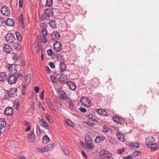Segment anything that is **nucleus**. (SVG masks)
Segmentation results:
<instances>
[{
	"instance_id": "f3484780",
	"label": "nucleus",
	"mask_w": 159,
	"mask_h": 159,
	"mask_svg": "<svg viewBox=\"0 0 159 159\" xmlns=\"http://www.w3.org/2000/svg\"><path fill=\"white\" fill-rule=\"evenodd\" d=\"M12 50V48L8 44H5L3 47V51L7 53H10Z\"/></svg>"
},
{
	"instance_id": "dca6fc26",
	"label": "nucleus",
	"mask_w": 159,
	"mask_h": 159,
	"mask_svg": "<svg viewBox=\"0 0 159 159\" xmlns=\"http://www.w3.org/2000/svg\"><path fill=\"white\" fill-rule=\"evenodd\" d=\"M45 14L47 16L50 17L53 16V9L51 8H47L45 10Z\"/></svg>"
},
{
	"instance_id": "69168bd1",
	"label": "nucleus",
	"mask_w": 159,
	"mask_h": 159,
	"mask_svg": "<svg viewBox=\"0 0 159 159\" xmlns=\"http://www.w3.org/2000/svg\"><path fill=\"white\" fill-rule=\"evenodd\" d=\"M102 131L104 132H107L109 131V129L108 128H106L105 127H103L102 128Z\"/></svg>"
},
{
	"instance_id": "603ef678",
	"label": "nucleus",
	"mask_w": 159,
	"mask_h": 159,
	"mask_svg": "<svg viewBox=\"0 0 159 159\" xmlns=\"http://www.w3.org/2000/svg\"><path fill=\"white\" fill-rule=\"evenodd\" d=\"M124 151V148H121L120 149H117V153L118 154H121L123 153Z\"/></svg>"
},
{
	"instance_id": "72a5a7b5",
	"label": "nucleus",
	"mask_w": 159,
	"mask_h": 159,
	"mask_svg": "<svg viewBox=\"0 0 159 159\" xmlns=\"http://www.w3.org/2000/svg\"><path fill=\"white\" fill-rule=\"evenodd\" d=\"M129 144V145L136 148H139L140 147L139 144L136 142L130 143Z\"/></svg>"
},
{
	"instance_id": "393cba45",
	"label": "nucleus",
	"mask_w": 159,
	"mask_h": 159,
	"mask_svg": "<svg viewBox=\"0 0 159 159\" xmlns=\"http://www.w3.org/2000/svg\"><path fill=\"white\" fill-rule=\"evenodd\" d=\"M67 80V77L66 75H62L60 78V80L62 84H64L66 83Z\"/></svg>"
},
{
	"instance_id": "4d7b16f0",
	"label": "nucleus",
	"mask_w": 159,
	"mask_h": 159,
	"mask_svg": "<svg viewBox=\"0 0 159 159\" xmlns=\"http://www.w3.org/2000/svg\"><path fill=\"white\" fill-rule=\"evenodd\" d=\"M79 109L80 111L84 113L86 111V109L83 107H80Z\"/></svg>"
},
{
	"instance_id": "4be33fe9",
	"label": "nucleus",
	"mask_w": 159,
	"mask_h": 159,
	"mask_svg": "<svg viewBox=\"0 0 159 159\" xmlns=\"http://www.w3.org/2000/svg\"><path fill=\"white\" fill-rule=\"evenodd\" d=\"M47 27V26L45 25H43L42 26V32L44 36H47L48 34V32L46 29Z\"/></svg>"
},
{
	"instance_id": "3c124183",
	"label": "nucleus",
	"mask_w": 159,
	"mask_h": 159,
	"mask_svg": "<svg viewBox=\"0 0 159 159\" xmlns=\"http://www.w3.org/2000/svg\"><path fill=\"white\" fill-rule=\"evenodd\" d=\"M36 132L37 134H39L41 133L40 129L38 125H36Z\"/></svg>"
},
{
	"instance_id": "a878e982",
	"label": "nucleus",
	"mask_w": 159,
	"mask_h": 159,
	"mask_svg": "<svg viewBox=\"0 0 159 159\" xmlns=\"http://www.w3.org/2000/svg\"><path fill=\"white\" fill-rule=\"evenodd\" d=\"M6 125V122L5 119L3 118L0 119V128H3Z\"/></svg>"
},
{
	"instance_id": "5701e85b",
	"label": "nucleus",
	"mask_w": 159,
	"mask_h": 159,
	"mask_svg": "<svg viewBox=\"0 0 159 159\" xmlns=\"http://www.w3.org/2000/svg\"><path fill=\"white\" fill-rule=\"evenodd\" d=\"M54 103L59 107H61L62 106V104L61 103L60 99L57 97H56L54 99Z\"/></svg>"
},
{
	"instance_id": "2eb2a0df",
	"label": "nucleus",
	"mask_w": 159,
	"mask_h": 159,
	"mask_svg": "<svg viewBox=\"0 0 159 159\" xmlns=\"http://www.w3.org/2000/svg\"><path fill=\"white\" fill-rule=\"evenodd\" d=\"M51 39L54 40H57L58 39L60 35L59 33L57 32H54L51 34Z\"/></svg>"
},
{
	"instance_id": "052dcab7",
	"label": "nucleus",
	"mask_w": 159,
	"mask_h": 159,
	"mask_svg": "<svg viewBox=\"0 0 159 159\" xmlns=\"http://www.w3.org/2000/svg\"><path fill=\"white\" fill-rule=\"evenodd\" d=\"M87 124L90 126H93L95 125L94 123L93 122H91L89 121H88L87 122Z\"/></svg>"
},
{
	"instance_id": "f257e3e1",
	"label": "nucleus",
	"mask_w": 159,
	"mask_h": 159,
	"mask_svg": "<svg viewBox=\"0 0 159 159\" xmlns=\"http://www.w3.org/2000/svg\"><path fill=\"white\" fill-rule=\"evenodd\" d=\"M85 143H84V149L87 151L92 149L93 148V141L89 135L86 134L85 135Z\"/></svg>"
},
{
	"instance_id": "ddd939ff",
	"label": "nucleus",
	"mask_w": 159,
	"mask_h": 159,
	"mask_svg": "<svg viewBox=\"0 0 159 159\" xmlns=\"http://www.w3.org/2000/svg\"><path fill=\"white\" fill-rule=\"evenodd\" d=\"M55 50L57 52H59L62 49L61 43L58 42H56L54 43L53 45Z\"/></svg>"
},
{
	"instance_id": "09e8293b",
	"label": "nucleus",
	"mask_w": 159,
	"mask_h": 159,
	"mask_svg": "<svg viewBox=\"0 0 159 159\" xmlns=\"http://www.w3.org/2000/svg\"><path fill=\"white\" fill-rule=\"evenodd\" d=\"M33 46L34 47L36 52L37 53L39 50V46L37 44H34Z\"/></svg>"
},
{
	"instance_id": "cd10ccee",
	"label": "nucleus",
	"mask_w": 159,
	"mask_h": 159,
	"mask_svg": "<svg viewBox=\"0 0 159 159\" xmlns=\"http://www.w3.org/2000/svg\"><path fill=\"white\" fill-rule=\"evenodd\" d=\"M49 25L53 28H55L56 27L57 24L55 20H50L49 22Z\"/></svg>"
},
{
	"instance_id": "423d86ee",
	"label": "nucleus",
	"mask_w": 159,
	"mask_h": 159,
	"mask_svg": "<svg viewBox=\"0 0 159 159\" xmlns=\"http://www.w3.org/2000/svg\"><path fill=\"white\" fill-rule=\"evenodd\" d=\"M8 68L10 73L12 74H15L17 72L18 69L15 64L9 65Z\"/></svg>"
},
{
	"instance_id": "de8ad7c7",
	"label": "nucleus",
	"mask_w": 159,
	"mask_h": 159,
	"mask_svg": "<svg viewBox=\"0 0 159 159\" xmlns=\"http://www.w3.org/2000/svg\"><path fill=\"white\" fill-rule=\"evenodd\" d=\"M26 89V86L25 85H23L22 86L21 89V91L22 92V94L23 95H25V90Z\"/></svg>"
},
{
	"instance_id": "774afa93",
	"label": "nucleus",
	"mask_w": 159,
	"mask_h": 159,
	"mask_svg": "<svg viewBox=\"0 0 159 159\" xmlns=\"http://www.w3.org/2000/svg\"><path fill=\"white\" fill-rule=\"evenodd\" d=\"M39 88L38 86H35V88H34V91H35V92L36 93H38L39 92Z\"/></svg>"
},
{
	"instance_id": "39448f33",
	"label": "nucleus",
	"mask_w": 159,
	"mask_h": 159,
	"mask_svg": "<svg viewBox=\"0 0 159 159\" xmlns=\"http://www.w3.org/2000/svg\"><path fill=\"white\" fill-rule=\"evenodd\" d=\"M17 78L13 75H10L7 78L8 83L10 84H13L16 83Z\"/></svg>"
},
{
	"instance_id": "b1692460",
	"label": "nucleus",
	"mask_w": 159,
	"mask_h": 159,
	"mask_svg": "<svg viewBox=\"0 0 159 159\" xmlns=\"http://www.w3.org/2000/svg\"><path fill=\"white\" fill-rule=\"evenodd\" d=\"M7 79V76L5 72H1L0 74V81L4 82Z\"/></svg>"
},
{
	"instance_id": "4468645a",
	"label": "nucleus",
	"mask_w": 159,
	"mask_h": 159,
	"mask_svg": "<svg viewBox=\"0 0 159 159\" xmlns=\"http://www.w3.org/2000/svg\"><path fill=\"white\" fill-rule=\"evenodd\" d=\"M13 109L10 107H7L4 111V114L7 116H10L13 113Z\"/></svg>"
},
{
	"instance_id": "338daca9",
	"label": "nucleus",
	"mask_w": 159,
	"mask_h": 159,
	"mask_svg": "<svg viewBox=\"0 0 159 159\" xmlns=\"http://www.w3.org/2000/svg\"><path fill=\"white\" fill-rule=\"evenodd\" d=\"M23 1L22 0H20L19 2V6L20 7H21L23 6Z\"/></svg>"
},
{
	"instance_id": "864d4df0",
	"label": "nucleus",
	"mask_w": 159,
	"mask_h": 159,
	"mask_svg": "<svg viewBox=\"0 0 159 159\" xmlns=\"http://www.w3.org/2000/svg\"><path fill=\"white\" fill-rule=\"evenodd\" d=\"M47 53L48 56H51L53 53L52 50L51 49H48L47 51Z\"/></svg>"
},
{
	"instance_id": "a211bd4d",
	"label": "nucleus",
	"mask_w": 159,
	"mask_h": 159,
	"mask_svg": "<svg viewBox=\"0 0 159 159\" xmlns=\"http://www.w3.org/2000/svg\"><path fill=\"white\" fill-rule=\"evenodd\" d=\"M96 111L99 115L103 116H106L107 115V112L102 109H97Z\"/></svg>"
},
{
	"instance_id": "bf43d9fd",
	"label": "nucleus",
	"mask_w": 159,
	"mask_h": 159,
	"mask_svg": "<svg viewBox=\"0 0 159 159\" xmlns=\"http://www.w3.org/2000/svg\"><path fill=\"white\" fill-rule=\"evenodd\" d=\"M17 78H20V80H22L23 78V76L22 74L20 73H19L17 75Z\"/></svg>"
},
{
	"instance_id": "5fc2aeb1",
	"label": "nucleus",
	"mask_w": 159,
	"mask_h": 159,
	"mask_svg": "<svg viewBox=\"0 0 159 159\" xmlns=\"http://www.w3.org/2000/svg\"><path fill=\"white\" fill-rule=\"evenodd\" d=\"M141 154V152L139 151H136L135 152L133 153V154L134 156H136L137 155L139 156Z\"/></svg>"
},
{
	"instance_id": "37998d69",
	"label": "nucleus",
	"mask_w": 159,
	"mask_h": 159,
	"mask_svg": "<svg viewBox=\"0 0 159 159\" xmlns=\"http://www.w3.org/2000/svg\"><path fill=\"white\" fill-rule=\"evenodd\" d=\"M60 94L61 98L62 99H65L66 97H67L65 93L63 91H62V93H61Z\"/></svg>"
},
{
	"instance_id": "bb28decb",
	"label": "nucleus",
	"mask_w": 159,
	"mask_h": 159,
	"mask_svg": "<svg viewBox=\"0 0 159 159\" xmlns=\"http://www.w3.org/2000/svg\"><path fill=\"white\" fill-rule=\"evenodd\" d=\"M50 139L47 135H44L43 138L42 143L43 144H46L50 141Z\"/></svg>"
},
{
	"instance_id": "f03ea898",
	"label": "nucleus",
	"mask_w": 159,
	"mask_h": 159,
	"mask_svg": "<svg viewBox=\"0 0 159 159\" xmlns=\"http://www.w3.org/2000/svg\"><path fill=\"white\" fill-rule=\"evenodd\" d=\"M5 39L7 43L12 44L14 42L15 39L13 34L11 33H8L6 34Z\"/></svg>"
},
{
	"instance_id": "e2e57ef3",
	"label": "nucleus",
	"mask_w": 159,
	"mask_h": 159,
	"mask_svg": "<svg viewBox=\"0 0 159 159\" xmlns=\"http://www.w3.org/2000/svg\"><path fill=\"white\" fill-rule=\"evenodd\" d=\"M65 99L66 100V102L69 103L70 102H71L72 101L71 99L68 97H66Z\"/></svg>"
},
{
	"instance_id": "f704fd0d",
	"label": "nucleus",
	"mask_w": 159,
	"mask_h": 159,
	"mask_svg": "<svg viewBox=\"0 0 159 159\" xmlns=\"http://www.w3.org/2000/svg\"><path fill=\"white\" fill-rule=\"evenodd\" d=\"M54 147V144L53 143L50 144H49L46 147V150L47 152L51 150Z\"/></svg>"
},
{
	"instance_id": "6e6552de",
	"label": "nucleus",
	"mask_w": 159,
	"mask_h": 159,
	"mask_svg": "<svg viewBox=\"0 0 159 159\" xmlns=\"http://www.w3.org/2000/svg\"><path fill=\"white\" fill-rule=\"evenodd\" d=\"M155 143V139L152 137L149 136L146 139V144H147V147H150V146H152L153 144H154Z\"/></svg>"
},
{
	"instance_id": "0eeeda50",
	"label": "nucleus",
	"mask_w": 159,
	"mask_h": 159,
	"mask_svg": "<svg viewBox=\"0 0 159 159\" xmlns=\"http://www.w3.org/2000/svg\"><path fill=\"white\" fill-rule=\"evenodd\" d=\"M35 135L33 131H31L28 134L27 140L31 143H33L35 141Z\"/></svg>"
},
{
	"instance_id": "0e129e2a",
	"label": "nucleus",
	"mask_w": 159,
	"mask_h": 159,
	"mask_svg": "<svg viewBox=\"0 0 159 159\" xmlns=\"http://www.w3.org/2000/svg\"><path fill=\"white\" fill-rule=\"evenodd\" d=\"M50 109L51 110L52 112L54 115H57V113L56 112V110L54 108H53V107L52 108H50Z\"/></svg>"
},
{
	"instance_id": "2f4dec72",
	"label": "nucleus",
	"mask_w": 159,
	"mask_h": 159,
	"mask_svg": "<svg viewBox=\"0 0 159 159\" xmlns=\"http://www.w3.org/2000/svg\"><path fill=\"white\" fill-rule=\"evenodd\" d=\"M20 102L18 99H16L15 100L14 103V107L16 110L19 109L20 107Z\"/></svg>"
},
{
	"instance_id": "7c9ffc66",
	"label": "nucleus",
	"mask_w": 159,
	"mask_h": 159,
	"mask_svg": "<svg viewBox=\"0 0 159 159\" xmlns=\"http://www.w3.org/2000/svg\"><path fill=\"white\" fill-rule=\"evenodd\" d=\"M14 48L16 51H19L21 47L19 43H15L13 45Z\"/></svg>"
},
{
	"instance_id": "e433bc0d",
	"label": "nucleus",
	"mask_w": 159,
	"mask_h": 159,
	"mask_svg": "<svg viewBox=\"0 0 159 159\" xmlns=\"http://www.w3.org/2000/svg\"><path fill=\"white\" fill-rule=\"evenodd\" d=\"M103 157L105 159H112V157L111 154L109 153L108 152L107 154V153H106Z\"/></svg>"
},
{
	"instance_id": "9b49d317",
	"label": "nucleus",
	"mask_w": 159,
	"mask_h": 159,
	"mask_svg": "<svg viewBox=\"0 0 159 159\" xmlns=\"http://www.w3.org/2000/svg\"><path fill=\"white\" fill-rule=\"evenodd\" d=\"M116 135L118 139L121 142L125 141V138L124 134L120 131H116Z\"/></svg>"
},
{
	"instance_id": "c9c22d12",
	"label": "nucleus",
	"mask_w": 159,
	"mask_h": 159,
	"mask_svg": "<svg viewBox=\"0 0 159 159\" xmlns=\"http://www.w3.org/2000/svg\"><path fill=\"white\" fill-rule=\"evenodd\" d=\"M148 147L151 148V150L153 151L156 150L158 148L157 144L155 143L154 144H153L152 146H150V147Z\"/></svg>"
},
{
	"instance_id": "13d9d810",
	"label": "nucleus",
	"mask_w": 159,
	"mask_h": 159,
	"mask_svg": "<svg viewBox=\"0 0 159 159\" xmlns=\"http://www.w3.org/2000/svg\"><path fill=\"white\" fill-rule=\"evenodd\" d=\"M49 64L51 67L52 69H54L55 67V65L53 64V63L52 62H50Z\"/></svg>"
},
{
	"instance_id": "412c9836",
	"label": "nucleus",
	"mask_w": 159,
	"mask_h": 159,
	"mask_svg": "<svg viewBox=\"0 0 159 159\" xmlns=\"http://www.w3.org/2000/svg\"><path fill=\"white\" fill-rule=\"evenodd\" d=\"M105 139V137L103 135H98L97 136L95 139V142L96 143H99L104 140Z\"/></svg>"
},
{
	"instance_id": "a19ab883",
	"label": "nucleus",
	"mask_w": 159,
	"mask_h": 159,
	"mask_svg": "<svg viewBox=\"0 0 159 159\" xmlns=\"http://www.w3.org/2000/svg\"><path fill=\"white\" fill-rule=\"evenodd\" d=\"M53 3V0H47L46 5L48 7L52 6Z\"/></svg>"
},
{
	"instance_id": "9d476101",
	"label": "nucleus",
	"mask_w": 159,
	"mask_h": 159,
	"mask_svg": "<svg viewBox=\"0 0 159 159\" xmlns=\"http://www.w3.org/2000/svg\"><path fill=\"white\" fill-rule=\"evenodd\" d=\"M1 12L5 16H8L10 14V11L7 7L3 6L1 9Z\"/></svg>"
},
{
	"instance_id": "8fccbe9b",
	"label": "nucleus",
	"mask_w": 159,
	"mask_h": 159,
	"mask_svg": "<svg viewBox=\"0 0 159 159\" xmlns=\"http://www.w3.org/2000/svg\"><path fill=\"white\" fill-rule=\"evenodd\" d=\"M47 16L45 14H42L41 15V19L42 21H44L46 19Z\"/></svg>"
},
{
	"instance_id": "aec40b11",
	"label": "nucleus",
	"mask_w": 159,
	"mask_h": 159,
	"mask_svg": "<svg viewBox=\"0 0 159 159\" xmlns=\"http://www.w3.org/2000/svg\"><path fill=\"white\" fill-rule=\"evenodd\" d=\"M6 25L8 26H13L15 22L11 18H8L5 21Z\"/></svg>"
},
{
	"instance_id": "7ed1b4c3",
	"label": "nucleus",
	"mask_w": 159,
	"mask_h": 159,
	"mask_svg": "<svg viewBox=\"0 0 159 159\" xmlns=\"http://www.w3.org/2000/svg\"><path fill=\"white\" fill-rule=\"evenodd\" d=\"M58 61L59 62L60 67L61 68V72L66 71V67L64 61L63 59V57L60 56L58 57Z\"/></svg>"
},
{
	"instance_id": "58836bf2",
	"label": "nucleus",
	"mask_w": 159,
	"mask_h": 159,
	"mask_svg": "<svg viewBox=\"0 0 159 159\" xmlns=\"http://www.w3.org/2000/svg\"><path fill=\"white\" fill-rule=\"evenodd\" d=\"M65 122L69 125L71 127H73L74 126L73 122L70 120L66 119L65 120Z\"/></svg>"
},
{
	"instance_id": "1a4fd4ad",
	"label": "nucleus",
	"mask_w": 159,
	"mask_h": 159,
	"mask_svg": "<svg viewBox=\"0 0 159 159\" xmlns=\"http://www.w3.org/2000/svg\"><path fill=\"white\" fill-rule=\"evenodd\" d=\"M17 94V89L16 88H13L11 89L8 92V95L10 97L14 98Z\"/></svg>"
},
{
	"instance_id": "c85d7f7f",
	"label": "nucleus",
	"mask_w": 159,
	"mask_h": 159,
	"mask_svg": "<svg viewBox=\"0 0 159 159\" xmlns=\"http://www.w3.org/2000/svg\"><path fill=\"white\" fill-rule=\"evenodd\" d=\"M68 85L70 88L73 90H75L76 89V86L75 83L72 81L68 83Z\"/></svg>"
},
{
	"instance_id": "ea45409f",
	"label": "nucleus",
	"mask_w": 159,
	"mask_h": 159,
	"mask_svg": "<svg viewBox=\"0 0 159 159\" xmlns=\"http://www.w3.org/2000/svg\"><path fill=\"white\" fill-rule=\"evenodd\" d=\"M62 149L65 154L68 155L69 154V152L65 147L63 146L62 147Z\"/></svg>"
},
{
	"instance_id": "6ab92c4d",
	"label": "nucleus",
	"mask_w": 159,
	"mask_h": 159,
	"mask_svg": "<svg viewBox=\"0 0 159 159\" xmlns=\"http://www.w3.org/2000/svg\"><path fill=\"white\" fill-rule=\"evenodd\" d=\"M39 121L42 124L40 125L43 128L47 129L48 128V126L46 121L43 118H39Z\"/></svg>"
},
{
	"instance_id": "473e14b6",
	"label": "nucleus",
	"mask_w": 159,
	"mask_h": 159,
	"mask_svg": "<svg viewBox=\"0 0 159 159\" xmlns=\"http://www.w3.org/2000/svg\"><path fill=\"white\" fill-rule=\"evenodd\" d=\"M45 101H46V103L48 105L49 107V108H52L53 106V104L52 102H51L49 99L48 98H45Z\"/></svg>"
},
{
	"instance_id": "680f3d73",
	"label": "nucleus",
	"mask_w": 159,
	"mask_h": 159,
	"mask_svg": "<svg viewBox=\"0 0 159 159\" xmlns=\"http://www.w3.org/2000/svg\"><path fill=\"white\" fill-rule=\"evenodd\" d=\"M124 159H133V157L129 155L127 156L124 157Z\"/></svg>"
},
{
	"instance_id": "4c0bfd02",
	"label": "nucleus",
	"mask_w": 159,
	"mask_h": 159,
	"mask_svg": "<svg viewBox=\"0 0 159 159\" xmlns=\"http://www.w3.org/2000/svg\"><path fill=\"white\" fill-rule=\"evenodd\" d=\"M15 34L16 35V38L17 40L19 41H21V37L20 33L16 31L15 32Z\"/></svg>"
},
{
	"instance_id": "20e7f679",
	"label": "nucleus",
	"mask_w": 159,
	"mask_h": 159,
	"mask_svg": "<svg viewBox=\"0 0 159 159\" xmlns=\"http://www.w3.org/2000/svg\"><path fill=\"white\" fill-rule=\"evenodd\" d=\"M80 102L83 105L86 107H89L91 105V101L86 97H82L80 98Z\"/></svg>"
},
{
	"instance_id": "c756f323",
	"label": "nucleus",
	"mask_w": 159,
	"mask_h": 159,
	"mask_svg": "<svg viewBox=\"0 0 159 159\" xmlns=\"http://www.w3.org/2000/svg\"><path fill=\"white\" fill-rule=\"evenodd\" d=\"M108 139L109 142L111 144L116 145L117 143V141L115 140V139L110 136L108 137Z\"/></svg>"
},
{
	"instance_id": "a18cd8bd",
	"label": "nucleus",
	"mask_w": 159,
	"mask_h": 159,
	"mask_svg": "<svg viewBox=\"0 0 159 159\" xmlns=\"http://www.w3.org/2000/svg\"><path fill=\"white\" fill-rule=\"evenodd\" d=\"M38 152H44L47 151L46 150V148L45 147V148H39L38 149Z\"/></svg>"
},
{
	"instance_id": "49530a36",
	"label": "nucleus",
	"mask_w": 159,
	"mask_h": 159,
	"mask_svg": "<svg viewBox=\"0 0 159 159\" xmlns=\"http://www.w3.org/2000/svg\"><path fill=\"white\" fill-rule=\"evenodd\" d=\"M107 153V154L108 151H106L104 149H102L99 152L100 155H103V156H104Z\"/></svg>"
},
{
	"instance_id": "79ce46f5",
	"label": "nucleus",
	"mask_w": 159,
	"mask_h": 159,
	"mask_svg": "<svg viewBox=\"0 0 159 159\" xmlns=\"http://www.w3.org/2000/svg\"><path fill=\"white\" fill-rule=\"evenodd\" d=\"M31 75L30 74H28L26 76V81L28 83H29L30 81Z\"/></svg>"
},
{
	"instance_id": "6e6d98bb",
	"label": "nucleus",
	"mask_w": 159,
	"mask_h": 159,
	"mask_svg": "<svg viewBox=\"0 0 159 159\" xmlns=\"http://www.w3.org/2000/svg\"><path fill=\"white\" fill-rule=\"evenodd\" d=\"M69 104V106L70 108L72 109H74L75 108V106L74 105L72 101L71 102H70Z\"/></svg>"
},
{
	"instance_id": "f8f14e48",
	"label": "nucleus",
	"mask_w": 159,
	"mask_h": 159,
	"mask_svg": "<svg viewBox=\"0 0 159 159\" xmlns=\"http://www.w3.org/2000/svg\"><path fill=\"white\" fill-rule=\"evenodd\" d=\"M113 120L116 123L118 124H121L124 123V120L121 118L114 116L113 117Z\"/></svg>"
},
{
	"instance_id": "c03bdc74",
	"label": "nucleus",
	"mask_w": 159,
	"mask_h": 159,
	"mask_svg": "<svg viewBox=\"0 0 159 159\" xmlns=\"http://www.w3.org/2000/svg\"><path fill=\"white\" fill-rule=\"evenodd\" d=\"M45 116L49 122L52 123L53 122L52 119L50 118V116L49 114H46L45 115Z\"/></svg>"
}]
</instances>
